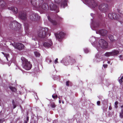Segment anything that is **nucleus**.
<instances>
[{
  "instance_id": "obj_1",
  "label": "nucleus",
  "mask_w": 123,
  "mask_h": 123,
  "mask_svg": "<svg viewBox=\"0 0 123 123\" xmlns=\"http://www.w3.org/2000/svg\"><path fill=\"white\" fill-rule=\"evenodd\" d=\"M36 0H31V2L32 6L35 8H38V10L41 12H43L49 9L48 5L46 3H44L41 6L43 2L42 0H39L38 6H37L36 4ZM43 12H42V13Z\"/></svg>"
},
{
  "instance_id": "obj_2",
  "label": "nucleus",
  "mask_w": 123,
  "mask_h": 123,
  "mask_svg": "<svg viewBox=\"0 0 123 123\" xmlns=\"http://www.w3.org/2000/svg\"><path fill=\"white\" fill-rule=\"evenodd\" d=\"M48 31V29L47 28H42L38 34H34L32 36V40L35 41L37 40L39 41L38 37L41 38L45 37Z\"/></svg>"
},
{
  "instance_id": "obj_3",
  "label": "nucleus",
  "mask_w": 123,
  "mask_h": 123,
  "mask_svg": "<svg viewBox=\"0 0 123 123\" xmlns=\"http://www.w3.org/2000/svg\"><path fill=\"white\" fill-rule=\"evenodd\" d=\"M96 48L98 49V48L101 47L103 49L106 48L108 47L107 43L104 39H99Z\"/></svg>"
},
{
  "instance_id": "obj_4",
  "label": "nucleus",
  "mask_w": 123,
  "mask_h": 123,
  "mask_svg": "<svg viewBox=\"0 0 123 123\" xmlns=\"http://www.w3.org/2000/svg\"><path fill=\"white\" fill-rule=\"evenodd\" d=\"M21 59L23 62L22 66L23 68L27 70L30 69L32 66L30 63L24 57L21 58Z\"/></svg>"
},
{
  "instance_id": "obj_5",
  "label": "nucleus",
  "mask_w": 123,
  "mask_h": 123,
  "mask_svg": "<svg viewBox=\"0 0 123 123\" xmlns=\"http://www.w3.org/2000/svg\"><path fill=\"white\" fill-rule=\"evenodd\" d=\"M83 2L91 8H94L97 7V3L94 0H84Z\"/></svg>"
},
{
  "instance_id": "obj_6",
  "label": "nucleus",
  "mask_w": 123,
  "mask_h": 123,
  "mask_svg": "<svg viewBox=\"0 0 123 123\" xmlns=\"http://www.w3.org/2000/svg\"><path fill=\"white\" fill-rule=\"evenodd\" d=\"M10 26L11 28H13L16 30H19L21 27V25L16 21H15L11 24Z\"/></svg>"
},
{
  "instance_id": "obj_7",
  "label": "nucleus",
  "mask_w": 123,
  "mask_h": 123,
  "mask_svg": "<svg viewBox=\"0 0 123 123\" xmlns=\"http://www.w3.org/2000/svg\"><path fill=\"white\" fill-rule=\"evenodd\" d=\"M108 6L106 4H103L100 5L98 8L99 10L101 11L105 12L108 9Z\"/></svg>"
},
{
  "instance_id": "obj_8",
  "label": "nucleus",
  "mask_w": 123,
  "mask_h": 123,
  "mask_svg": "<svg viewBox=\"0 0 123 123\" xmlns=\"http://www.w3.org/2000/svg\"><path fill=\"white\" fill-rule=\"evenodd\" d=\"M12 44L15 48L19 50L23 49L24 47V45L20 43H16L14 42V44L12 43Z\"/></svg>"
},
{
  "instance_id": "obj_9",
  "label": "nucleus",
  "mask_w": 123,
  "mask_h": 123,
  "mask_svg": "<svg viewBox=\"0 0 123 123\" xmlns=\"http://www.w3.org/2000/svg\"><path fill=\"white\" fill-rule=\"evenodd\" d=\"M99 40L98 38L97 37L95 38L94 37H91L90 39V41L92 43V45L96 48L95 45H96L98 41Z\"/></svg>"
},
{
  "instance_id": "obj_10",
  "label": "nucleus",
  "mask_w": 123,
  "mask_h": 123,
  "mask_svg": "<svg viewBox=\"0 0 123 123\" xmlns=\"http://www.w3.org/2000/svg\"><path fill=\"white\" fill-rule=\"evenodd\" d=\"M64 35L65 34L62 32H61L58 33H56L55 34L56 39L59 41H61L64 37Z\"/></svg>"
},
{
  "instance_id": "obj_11",
  "label": "nucleus",
  "mask_w": 123,
  "mask_h": 123,
  "mask_svg": "<svg viewBox=\"0 0 123 123\" xmlns=\"http://www.w3.org/2000/svg\"><path fill=\"white\" fill-rule=\"evenodd\" d=\"M52 43L51 41L50 40H47L44 41L43 43V46L45 48H48L50 47Z\"/></svg>"
},
{
  "instance_id": "obj_12",
  "label": "nucleus",
  "mask_w": 123,
  "mask_h": 123,
  "mask_svg": "<svg viewBox=\"0 0 123 123\" xmlns=\"http://www.w3.org/2000/svg\"><path fill=\"white\" fill-rule=\"evenodd\" d=\"M40 18V16L36 13H33L31 14L30 16V18L32 20H35L38 19Z\"/></svg>"
},
{
  "instance_id": "obj_13",
  "label": "nucleus",
  "mask_w": 123,
  "mask_h": 123,
  "mask_svg": "<svg viewBox=\"0 0 123 123\" xmlns=\"http://www.w3.org/2000/svg\"><path fill=\"white\" fill-rule=\"evenodd\" d=\"M50 7L51 10L55 11L56 12H59L58 7L56 5L52 3H51V4H50Z\"/></svg>"
},
{
  "instance_id": "obj_14",
  "label": "nucleus",
  "mask_w": 123,
  "mask_h": 123,
  "mask_svg": "<svg viewBox=\"0 0 123 123\" xmlns=\"http://www.w3.org/2000/svg\"><path fill=\"white\" fill-rule=\"evenodd\" d=\"M19 17L22 20H25L26 18V13L24 12H20L19 14Z\"/></svg>"
},
{
  "instance_id": "obj_15",
  "label": "nucleus",
  "mask_w": 123,
  "mask_h": 123,
  "mask_svg": "<svg viewBox=\"0 0 123 123\" xmlns=\"http://www.w3.org/2000/svg\"><path fill=\"white\" fill-rule=\"evenodd\" d=\"M107 32V31L104 30H99L98 31H96V33L97 34H99L103 36H105Z\"/></svg>"
},
{
  "instance_id": "obj_16",
  "label": "nucleus",
  "mask_w": 123,
  "mask_h": 123,
  "mask_svg": "<svg viewBox=\"0 0 123 123\" xmlns=\"http://www.w3.org/2000/svg\"><path fill=\"white\" fill-rule=\"evenodd\" d=\"M102 60V59L101 58V56L98 53L95 56V58L94 59V61L96 62H98Z\"/></svg>"
},
{
  "instance_id": "obj_17",
  "label": "nucleus",
  "mask_w": 123,
  "mask_h": 123,
  "mask_svg": "<svg viewBox=\"0 0 123 123\" xmlns=\"http://www.w3.org/2000/svg\"><path fill=\"white\" fill-rule=\"evenodd\" d=\"M108 17L109 18L111 19H115L117 18L116 14L115 13H109L108 14Z\"/></svg>"
},
{
  "instance_id": "obj_18",
  "label": "nucleus",
  "mask_w": 123,
  "mask_h": 123,
  "mask_svg": "<svg viewBox=\"0 0 123 123\" xmlns=\"http://www.w3.org/2000/svg\"><path fill=\"white\" fill-rule=\"evenodd\" d=\"M48 18L49 20L52 24L53 25H57L58 23L56 21L52 19L49 16L48 17Z\"/></svg>"
},
{
  "instance_id": "obj_19",
  "label": "nucleus",
  "mask_w": 123,
  "mask_h": 123,
  "mask_svg": "<svg viewBox=\"0 0 123 123\" xmlns=\"http://www.w3.org/2000/svg\"><path fill=\"white\" fill-rule=\"evenodd\" d=\"M8 9L11 10L15 13H17L18 12L17 9L16 7H10L8 8Z\"/></svg>"
},
{
  "instance_id": "obj_20",
  "label": "nucleus",
  "mask_w": 123,
  "mask_h": 123,
  "mask_svg": "<svg viewBox=\"0 0 123 123\" xmlns=\"http://www.w3.org/2000/svg\"><path fill=\"white\" fill-rule=\"evenodd\" d=\"M62 63H63L65 65L67 66L69 64V62L68 60L65 59H63L61 61Z\"/></svg>"
},
{
  "instance_id": "obj_21",
  "label": "nucleus",
  "mask_w": 123,
  "mask_h": 123,
  "mask_svg": "<svg viewBox=\"0 0 123 123\" xmlns=\"http://www.w3.org/2000/svg\"><path fill=\"white\" fill-rule=\"evenodd\" d=\"M99 25V23H98L95 22L94 24H92L91 26V28L93 30H95L93 28H96L98 27Z\"/></svg>"
},
{
  "instance_id": "obj_22",
  "label": "nucleus",
  "mask_w": 123,
  "mask_h": 123,
  "mask_svg": "<svg viewBox=\"0 0 123 123\" xmlns=\"http://www.w3.org/2000/svg\"><path fill=\"white\" fill-rule=\"evenodd\" d=\"M24 26L25 27V32L26 34H28V28L29 26L28 24L27 23L24 24Z\"/></svg>"
},
{
  "instance_id": "obj_23",
  "label": "nucleus",
  "mask_w": 123,
  "mask_h": 123,
  "mask_svg": "<svg viewBox=\"0 0 123 123\" xmlns=\"http://www.w3.org/2000/svg\"><path fill=\"white\" fill-rule=\"evenodd\" d=\"M112 56L116 55L118 54L119 52L117 50H114L111 52Z\"/></svg>"
},
{
  "instance_id": "obj_24",
  "label": "nucleus",
  "mask_w": 123,
  "mask_h": 123,
  "mask_svg": "<svg viewBox=\"0 0 123 123\" xmlns=\"http://www.w3.org/2000/svg\"><path fill=\"white\" fill-rule=\"evenodd\" d=\"M67 5V4L66 0H64L61 3V6H63V8H64L65 6H66Z\"/></svg>"
},
{
  "instance_id": "obj_25",
  "label": "nucleus",
  "mask_w": 123,
  "mask_h": 123,
  "mask_svg": "<svg viewBox=\"0 0 123 123\" xmlns=\"http://www.w3.org/2000/svg\"><path fill=\"white\" fill-rule=\"evenodd\" d=\"M121 76V77L120 79L119 80V81L120 84H122V83L123 81V74H122Z\"/></svg>"
},
{
  "instance_id": "obj_26",
  "label": "nucleus",
  "mask_w": 123,
  "mask_h": 123,
  "mask_svg": "<svg viewBox=\"0 0 123 123\" xmlns=\"http://www.w3.org/2000/svg\"><path fill=\"white\" fill-rule=\"evenodd\" d=\"M105 55L106 57H109L110 56H112L111 52H106L105 54Z\"/></svg>"
},
{
  "instance_id": "obj_27",
  "label": "nucleus",
  "mask_w": 123,
  "mask_h": 123,
  "mask_svg": "<svg viewBox=\"0 0 123 123\" xmlns=\"http://www.w3.org/2000/svg\"><path fill=\"white\" fill-rule=\"evenodd\" d=\"M109 37L111 42H113L114 40L113 36L111 35H110L109 36Z\"/></svg>"
},
{
  "instance_id": "obj_28",
  "label": "nucleus",
  "mask_w": 123,
  "mask_h": 123,
  "mask_svg": "<svg viewBox=\"0 0 123 123\" xmlns=\"http://www.w3.org/2000/svg\"><path fill=\"white\" fill-rule=\"evenodd\" d=\"M2 53L4 55V56L5 57L7 61H8V58L9 57V55L8 54H5L3 52H2Z\"/></svg>"
},
{
  "instance_id": "obj_29",
  "label": "nucleus",
  "mask_w": 123,
  "mask_h": 123,
  "mask_svg": "<svg viewBox=\"0 0 123 123\" xmlns=\"http://www.w3.org/2000/svg\"><path fill=\"white\" fill-rule=\"evenodd\" d=\"M9 88L12 91L15 92L16 91V89L14 87L10 86Z\"/></svg>"
},
{
  "instance_id": "obj_30",
  "label": "nucleus",
  "mask_w": 123,
  "mask_h": 123,
  "mask_svg": "<svg viewBox=\"0 0 123 123\" xmlns=\"http://www.w3.org/2000/svg\"><path fill=\"white\" fill-rule=\"evenodd\" d=\"M34 53L35 56L37 57H38L40 56V54L37 52H34Z\"/></svg>"
},
{
  "instance_id": "obj_31",
  "label": "nucleus",
  "mask_w": 123,
  "mask_h": 123,
  "mask_svg": "<svg viewBox=\"0 0 123 123\" xmlns=\"http://www.w3.org/2000/svg\"><path fill=\"white\" fill-rule=\"evenodd\" d=\"M50 106L51 108H54L55 107L56 105L54 103H51L50 104Z\"/></svg>"
},
{
  "instance_id": "obj_32",
  "label": "nucleus",
  "mask_w": 123,
  "mask_h": 123,
  "mask_svg": "<svg viewBox=\"0 0 123 123\" xmlns=\"http://www.w3.org/2000/svg\"><path fill=\"white\" fill-rule=\"evenodd\" d=\"M120 116L121 118L123 117V110H121V112L120 114Z\"/></svg>"
},
{
  "instance_id": "obj_33",
  "label": "nucleus",
  "mask_w": 123,
  "mask_h": 123,
  "mask_svg": "<svg viewBox=\"0 0 123 123\" xmlns=\"http://www.w3.org/2000/svg\"><path fill=\"white\" fill-rule=\"evenodd\" d=\"M52 97L54 99H55L57 98V96L56 94H54L52 95Z\"/></svg>"
},
{
  "instance_id": "obj_34",
  "label": "nucleus",
  "mask_w": 123,
  "mask_h": 123,
  "mask_svg": "<svg viewBox=\"0 0 123 123\" xmlns=\"http://www.w3.org/2000/svg\"><path fill=\"white\" fill-rule=\"evenodd\" d=\"M84 51L85 53H87L89 51L86 48L84 49Z\"/></svg>"
},
{
  "instance_id": "obj_35",
  "label": "nucleus",
  "mask_w": 123,
  "mask_h": 123,
  "mask_svg": "<svg viewBox=\"0 0 123 123\" xmlns=\"http://www.w3.org/2000/svg\"><path fill=\"white\" fill-rule=\"evenodd\" d=\"M119 58L121 60H123V56L122 55H121L119 56Z\"/></svg>"
},
{
  "instance_id": "obj_36",
  "label": "nucleus",
  "mask_w": 123,
  "mask_h": 123,
  "mask_svg": "<svg viewBox=\"0 0 123 123\" xmlns=\"http://www.w3.org/2000/svg\"><path fill=\"white\" fill-rule=\"evenodd\" d=\"M60 0H54L57 3H60Z\"/></svg>"
},
{
  "instance_id": "obj_37",
  "label": "nucleus",
  "mask_w": 123,
  "mask_h": 123,
  "mask_svg": "<svg viewBox=\"0 0 123 123\" xmlns=\"http://www.w3.org/2000/svg\"><path fill=\"white\" fill-rule=\"evenodd\" d=\"M103 66L105 68H106L107 67V64H104L103 65Z\"/></svg>"
},
{
  "instance_id": "obj_38",
  "label": "nucleus",
  "mask_w": 123,
  "mask_h": 123,
  "mask_svg": "<svg viewBox=\"0 0 123 123\" xmlns=\"http://www.w3.org/2000/svg\"><path fill=\"white\" fill-rule=\"evenodd\" d=\"M58 60V58H57L55 60V63L56 64L58 62V61H57Z\"/></svg>"
},
{
  "instance_id": "obj_39",
  "label": "nucleus",
  "mask_w": 123,
  "mask_h": 123,
  "mask_svg": "<svg viewBox=\"0 0 123 123\" xmlns=\"http://www.w3.org/2000/svg\"><path fill=\"white\" fill-rule=\"evenodd\" d=\"M69 81H67L66 82V85L67 86H68L69 85Z\"/></svg>"
},
{
  "instance_id": "obj_40",
  "label": "nucleus",
  "mask_w": 123,
  "mask_h": 123,
  "mask_svg": "<svg viewBox=\"0 0 123 123\" xmlns=\"http://www.w3.org/2000/svg\"><path fill=\"white\" fill-rule=\"evenodd\" d=\"M4 121V120L2 119H0V123H2Z\"/></svg>"
},
{
  "instance_id": "obj_41",
  "label": "nucleus",
  "mask_w": 123,
  "mask_h": 123,
  "mask_svg": "<svg viewBox=\"0 0 123 123\" xmlns=\"http://www.w3.org/2000/svg\"><path fill=\"white\" fill-rule=\"evenodd\" d=\"M100 103V101H98L97 102V104L98 105H99Z\"/></svg>"
},
{
  "instance_id": "obj_42",
  "label": "nucleus",
  "mask_w": 123,
  "mask_h": 123,
  "mask_svg": "<svg viewBox=\"0 0 123 123\" xmlns=\"http://www.w3.org/2000/svg\"><path fill=\"white\" fill-rule=\"evenodd\" d=\"M118 104V102L117 101H116L115 102V105H117Z\"/></svg>"
},
{
  "instance_id": "obj_43",
  "label": "nucleus",
  "mask_w": 123,
  "mask_h": 123,
  "mask_svg": "<svg viewBox=\"0 0 123 123\" xmlns=\"http://www.w3.org/2000/svg\"><path fill=\"white\" fill-rule=\"evenodd\" d=\"M109 109L110 110H111V109H112V108L111 107V106H110L109 107Z\"/></svg>"
},
{
  "instance_id": "obj_44",
  "label": "nucleus",
  "mask_w": 123,
  "mask_h": 123,
  "mask_svg": "<svg viewBox=\"0 0 123 123\" xmlns=\"http://www.w3.org/2000/svg\"><path fill=\"white\" fill-rule=\"evenodd\" d=\"M27 122L29 120V117H27Z\"/></svg>"
},
{
  "instance_id": "obj_45",
  "label": "nucleus",
  "mask_w": 123,
  "mask_h": 123,
  "mask_svg": "<svg viewBox=\"0 0 123 123\" xmlns=\"http://www.w3.org/2000/svg\"><path fill=\"white\" fill-rule=\"evenodd\" d=\"M117 105H115V107L116 108H117Z\"/></svg>"
},
{
  "instance_id": "obj_46",
  "label": "nucleus",
  "mask_w": 123,
  "mask_h": 123,
  "mask_svg": "<svg viewBox=\"0 0 123 123\" xmlns=\"http://www.w3.org/2000/svg\"><path fill=\"white\" fill-rule=\"evenodd\" d=\"M24 123H27V121H25L24 122Z\"/></svg>"
},
{
  "instance_id": "obj_47",
  "label": "nucleus",
  "mask_w": 123,
  "mask_h": 123,
  "mask_svg": "<svg viewBox=\"0 0 123 123\" xmlns=\"http://www.w3.org/2000/svg\"><path fill=\"white\" fill-rule=\"evenodd\" d=\"M59 103H61V101L60 100H59Z\"/></svg>"
},
{
  "instance_id": "obj_48",
  "label": "nucleus",
  "mask_w": 123,
  "mask_h": 123,
  "mask_svg": "<svg viewBox=\"0 0 123 123\" xmlns=\"http://www.w3.org/2000/svg\"><path fill=\"white\" fill-rule=\"evenodd\" d=\"M16 107V106L14 105V107H13V108L14 109Z\"/></svg>"
},
{
  "instance_id": "obj_49",
  "label": "nucleus",
  "mask_w": 123,
  "mask_h": 123,
  "mask_svg": "<svg viewBox=\"0 0 123 123\" xmlns=\"http://www.w3.org/2000/svg\"><path fill=\"white\" fill-rule=\"evenodd\" d=\"M55 122H56L57 123V121L55 120V121H54V122H53V123H54Z\"/></svg>"
},
{
  "instance_id": "obj_50",
  "label": "nucleus",
  "mask_w": 123,
  "mask_h": 123,
  "mask_svg": "<svg viewBox=\"0 0 123 123\" xmlns=\"http://www.w3.org/2000/svg\"><path fill=\"white\" fill-rule=\"evenodd\" d=\"M93 15V13H91V16H92V15Z\"/></svg>"
},
{
  "instance_id": "obj_51",
  "label": "nucleus",
  "mask_w": 123,
  "mask_h": 123,
  "mask_svg": "<svg viewBox=\"0 0 123 123\" xmlns=\"http://www.w3.org/2000/svg\"><path fill=\"white\" fill-rule=\"evenodd\" d=\"M110 61H108V64H110Z\"/></svg>"
},
{
  "instance_id": "obj_52",
  "label": "nucleus",
  "mask_w": 123,
  "mask_h": 123,
  "mask_svg": "<svg viewBox=\"0 0 123 123\" xmlns=\"http://www.w3.org/2000/svg\"><path fill=\"white\" fill-rule=\"evenodd\" d=\"M121 108H123V105H122L121 106Z\"/></svg>"
},
{
  "instance_id": "obj_53",
  "label": "nucleus",
  "mask_w": 123,
  "mask_h": 123,
  "mask_svg": "<svg viewBox=\"0 0 123 123\" xmlns=\"http://www.w3.org/2000/svg\"><path fill=\"white\" fill-rule=\"evenodd\" d=\"M39 45L41 44V42H40L39 41Z\"/></svg>"
},
{
  "instance_id": "obj_54",
  "label": "nucleus",
  "mask_w": 123,
  "mask_h": 123,
  "mask_svg": "<svg viewBox=\"0 0 123 123\" xmlns=\"http://www.w3.org/2000/svg\"><path fill=\"white\" fill-rule=\"evenodd\" d=\"M0 2H3V1L0 0Z\"/></svg>"
},
{
  "instance_id": "obj_55",
  "label": "nucleus",
  "mask_w": 123,
  "mask_h": 123,
  "mask_svg": "<svg viewBox=\"0 0 123 123\" xmlns=\"http://www.w3.org/2000/svg\"><path fill=\"white\" fill-rule=\"evenodd\" d=\"M62 103H63V104H64V101H62Z\"/></svg>"
},
{
  "instance_id": "obj_56",
  "label": "nucleus",
  "mask_w": 123,
  "mask_h": 123,
  "mask_svg": "<svg viewBox=\"0 0 123 123\" xmlns=\"http://www.w3.org/2000/svg\"><path fill=\"white\" fill-rule=\"evenodd\" d=\"M51 62V60H50V61H49L50 62Z\"/></svg>"
}]
</instances>
